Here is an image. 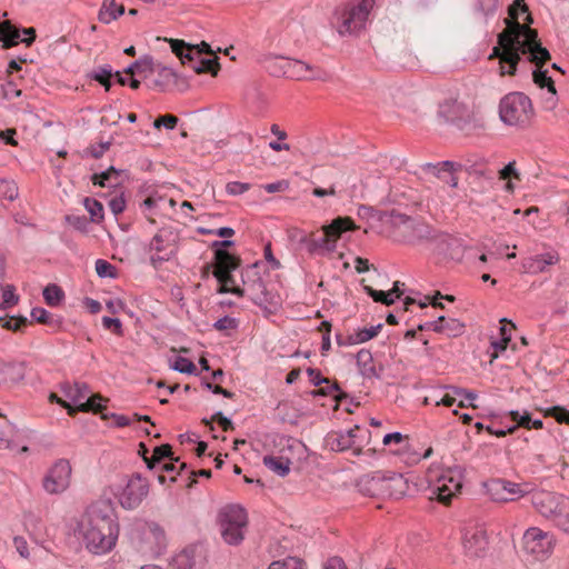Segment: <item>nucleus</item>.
I'll use <instances>...</instances> for the list:
<instances>
[{"label":"nucleus","instance_id":"774afa93","mask_svg":"<svg viewBox=\"0 0 569 569\" xmlns=\"http://www.w3.org/2000/svg\"><path fill=\"white\" fill-rule=\"evenodd\" d=\"M325 569H348V568L341 558L332 557L327 561Z\"/></svg>","mask_w":569,"mask_h":569},{"label":"nucleus","instance_id":"a211bd4d","mask_svg":"<svg viewBox=\"0 0 569 569\" xmlns=\"http://www.w3.org/2000/svg\"><path fill=\"white\" fill-rule=\"evenodd\" d=\"M563 500V496L550 491H537L531 497L535 509L548 520L552 518Z\"/></svg>","mask_w":569,"mask_h":569},{"label":"nucleus","instance_id":"5701e85b","mask_svg":"<svg viewBox=\"0 0 569 569\" xmlns=\"http://www.w3.org/2000/svg\"><path fill=\"white\" fill-rule=\"evenodd\" d=\"M383 471L363 475L357 481L358 490L369 497H382Z\"/></svg>","mask_w":569,"mask_h":569},{"label":"nucleus","instance_id":"bb28decb","mask_svg":"<svg viewBox=\"0 0 569 569\" xmlns=\"http://www.w3.org/2000/svg\"><path fill=\"white\" fill-rule=\"evenodd\" d=\"M124 13V6L117 3L116 0H102L101 8L98 12V20L104 24H109Z\"/></svg>","mask_w":569,"mask_h":569},{"label":"nucleus","instance_id":"5fc2aeb1","mask_svg":"<svg viewBox=\"0 0 569 569\" xmlns=\"http://www.w3.org/2000/svg\"><path fill=\"white\" fill-rule=\"evenodd\" d=\"M233 244V241L232 240H229V239H224V240H217V241H213L212 242V248H214V270H213V273L217 272L219 270V267H220V262L218 260V252L219 251H226L224 248L226 247H230Z\"/></svg>","mask_w":569,"mask_h":569},{"label":"nucleus","instance_id":"f3484780","mask_svg":"<svg viewBox=\"0 0 569 569\" xmlns=\"http://www.w3.org/2000/svg\"><path fill=\"white\" fill-rule=\"evenodd\" d=\"M487 489L491 499L499 502L512 501L527 493V491L521 488V485L506 479L491 480L487 485Z\"/></svg>","mask_w":569,"mask_h":569},{"label":"nucleus","instance_id":"0e129e2a","mask_svg":"<svg viewBox=\"0 0 569 569\" xmlns=\"http://www.w3.org/2000/svg\"><path fill=\"white\" fill-rule=\"evenodd\" d=\"M211 420L217 421L221 426L223 431H229L233 429L232 421L229 418L224 417L221 411L216 412L212 416Z\"/></svg>","mask_w":569,"mask_h":569},{"label":"nucleus","instance_id":"de8ad7c7","mask_svg":"<svg viewBox=\"0 0 569 569\" xmlns=\"http://www.w3.org/2000/svg\"><path fill=\"white\" fill-rule=\"evenodd\" d=\"M103 398L99 395H94L92 397H87L84 402L80 405V411L81 412H88V411H94V412H102L104 409V406H102L101 401Z\"/></svg>","mask_w":569,"mask_h":569},{"label":"nucleus","instance_id":"0eeeda50","mask_svg":"<svg viewBox=\"0 0 569 569\" xmlns=\"http://www.w3.org/2000/svg\"><path fill=\"white\" fill-rule=\"evenodd\" d=\"M150 485L140 473H132L122 479L114 496L124 510L137 509L148 497Z\"/></svg>","mask_w":569,"mask_h":569},{"label":"nucleus","instance_id":"7c9ffc66","mask_svg":"<svg viewBox=\"0 0 569 569\" xmlns=\"http://www.w3.org/2000/svg\"><path fill=\"white\" fill-rule=\"evenodd\" d=\"M263 465L280 477H284L290 471L291 461L283 457L266 456Z\"/></svg>","mask_w":569,"mask_h":569},{"label":"nucleus","instance_id":"cd10ccee","mask_svg":"<svg viewBox=\"0 0 569 569\" xmlns=\"http://www.w3.org/2000/svg\"><path fill=\"white\" fill-rule=\"evenodd\" d=\"M66 397L70 400V405L72 403L74 408V412L80 411V405H82L86 398L89 396L90 390L86 383L76 382L73 385H68L63 388Z\"/></svg>","mask_w":569,"mask_h":569},{"label":"nucleus","instance_id":"c03bdc74","mask_svg":"<svg viewBox=\"0 0 569 569\" xmlns=\"http://www.w3.org/2000/svg\"><path fill=\"white\" fill-rule=\"evenodd\" d=\"M96 272L100 278L114 279L118 276L117 268L103 259H98L96 261Z\"/></svg>","mask_w":569,"mask_h":569},{"label":"nucleus","instance_id":"49530a36","mask_svg":"<svg viewBox=\"0 0 569 569\" xmlns=\"http://www.w3.org/2000/svg\"><path fill=\"white\" fill-rule=\"evenodd\" d=\"M0 196L9 201H13L19 196L18 186L13 181L0 180Z\"/></svg>","mask_w":569,"mask_h":569},{"label":"nucleus","instance_id":"052dcab7","mask_svg":"<svg viewBox=\"0 0 569 569\" xmlns=\"http://www.w3.org/2000/svg\"><path fill=\"white\" fill-rule=\"evenodd\" d=\"M4 99L11 100L21 96V90L12 81H8L1 86Z\"/></svg>","mask_w":569,"mask_h":569},{"label":"nucleus","instance_id":"6ab92c4d","mask_svg":"<svg viewBox=\"0 0 569 569\" xmlns=\"http://www.w3.org/2000/svg\"><path fill=\"white\" fill-rule=\"evenodd\" d=\"M382 497L399 499L409 491V481L403 475L383 471Z\"/></svg>","mask_w":569,"mask_h":569},{"label":"nucleus","instance_id":"c756f323","mask_svg":"<svg viewBox=\"0 0 569 569\" xmlns=\"http://www.w3.org/2000/svg\"><path fill=\"white\" fill-rule=\"evenodd\" d=\"M20 30L16 28L9 20L0 21V41L2 48L9 49L19 43Z\"/></svg>","mask_w":569,"mask_h":569},{"label":"nucleus","instance_id":"603ef678","mask_svg":"<svg viewBox=\"0 0 569 569\" xmlns=\"http://www.w3.org/2000/svg\"><path fill=\"white\" fill-rule=\"evenodd\" d=\"M250 189V184L246 182L232 181L226 186V191L230 196H239L247 192Z\"/></svg>","mask_w":569,"mask_h":569},{"label":"nucleus","instance_id":"f03ea898","mask_svg":"<svg viewBox=\"0 0 569 569\" xmlns=\"http://www.w3.org/2000/svg\"><path fill=\"white\" fill-rule=\"evenodd\" d=\"M219 270L214 272V278L220 283L218 293H233L238 297L248 296L256 305L271 311L280 306L278 295L268 290L257 270V263L247 267L242 273V287L238 286L232 276V271L240 266V259L228 251H219Z\"/></svg>","mask_w":569,"mask_h":569},{"label":"nucleus","instance_id":"69168bd1","mask_svg":"<svg viewBox=\"0 0 569 569\" xmlns=\"http://www.w3.org/2000/svg\"><path fill=\"white\" fill-rule=\"evenodd\" d=\"M515 164H516V162L511 161L507 166H505L499 171V178L502 179V180H506V179H508L510 177H515L516 179H519V173L517 172V170L515 168Z\"/></svg>","mask_w":569,"mask_h":569},{"label":"nucleus","instance_id":"20e7f679","mask_svg":"<svg viewBox=\"0 0 569 569\" xmlns=\"http://www.w3.org/2000/svg\"><path fill=\"white\" fill-rule=\"evenodd\" d=\"M499 116L503 123L525 128L535 116L531 100L522 92L506 94L499 103Z\"/></svg>","mask_w":569,"mask_h":569},{"label":"nucleus","instance_id":"7ed1b4c3","mask_svg":"<svg viewBox=\"0 0 569 569\" xmlns=\"http://www.w3.org/2000/svg\"><path fill=\"white\" fill-rule=\"evenodd\" d=\"M80 530L87 548L97 555L111 550L119 535L114 506L110 499L91 503L80 521Z\"/></svg>","mask_w":569,"mask_h":569},{"label":"nucleus","instance_id":"aec40b11","mask_svg":"<svg viewBox=\"0 0 569 569\" xmlns=\"http://www.w3.org/2000/svg\"><path fill=\"white\" fill-rule=\"evenodd\" d=\"M392 217L393 224L403 226L406 230L411 232L412 240L421 241L433 239V231L428 224L417 221L403 213H396Z\"/></svg>","mask_w":569,"mask_h":569},{"label":"nucleus","instance_id":"f257e3e1","mask_svg":"<svg viewBox=\"0 0 569 569\" xmlns=\"http://www.w3.org/2000/svg\"><path fill=\"white\" fill-rule=\"evenodd\" d=\"M522 54L531 63L539 64L550 60V52L541 46L537 30L510 21L508 28L498 34V44L489 58H499L501 74L513 76Z\"/></svg>","mask_w":569,"mask_h":569},{"label":"nucleus","instance_id":"2f4dec72","mask_svg":"<svg viewBox=\"0 0 569 569\" xmlns=\"http://www.w3.org/2000/svg\"><path fill=\"white\" fill-rule=\"evenodd\" d=\"M555 527L569 535V499L565 498L550 519Z\"/></svg>","mask_w":569,"mask_h":569},{"label":"nucleus","instance_id":"4be33fe9","mask_svg":"<svg viewBox=\"0 0 569 569\" xmlns=\"http://www.w3.org/2000/svg\"><path fill=\"white\" fill-rule=\"evenodd\" d=\"M547 61H543L541 63H533L536 66V69L532 71L533 82L539 88H547L549 98L546 99V108L547 109H553L557 103V90L555 87V82L551 79V77L548 76V70H542V66Z\"/></svg>","mask_w":569,"mask_h":569},{"label":"nucleus","instance_id":"6e6552de","mask_svg":"<svg viewBox=\"0 0 569 569\" xmlns=\"http://www.w3.org/2000/svg\"><path fill=\"white\" fill-rule=\"evenodd\" d=\"M179 240V233L173 228L159 229L148 247L151 264L158 267L162 262L172 259L178 251Z\"/></svg>","mask_w":569,"mask_h":569},{"label":"nucleus","instance_id":"f704fd0d","mask_svg":"<svg viewBox=\"0 0 569 569\" xmlns=\"http://www.w3.org/2000/svg\"><path fill=\"white\" fill-rule=\"evenodd\" d=\"M512 421L517 422V428L522 427L526 429H541L543 423L540 419H531V416L528 411H523L520 413L518 410H511L509 412Z\"/></svg>","mask_w":569,"mask_h":569},{"label":"nucleus","instance_id":"ddd939ff","mask_svg":"<svg viewBox=\"0 0 569 569\" xmlns=\"http://www.w3.org/2000/svg\"><path fill=\"white\" fill-rule=\"evenodd\" d=\"M462 487L461 473L456 470H447L441 473L436 483L431 487V499H437L443 505H449L451 499Z\"/></svg>","mask_w":569,"mask_h":569},{"label":"nucleus","instance_id":"4468645a","mask_svg":"<svg viewBox=\"0 0 569 569\" xmlns=\"http://www.w3.org/2000/svg\"><path fill=\"white\" fill-rule=\"evenodd\" d=\"M522 548L535 559H545L551 552L552 537L537 527H531L523 533Z\"/></svg>","mask_w":569,"mask_h":569},{"label":"nucleus","instance_id":"9d476101","mask_svg":"<svg viewBox=\"0 0 569 569\" xmlns=\"http://www.w3.org/2000/svg\"><path fill=\"white\" fill-rule=\"evenodd\" d=\"M357 227L351 218H337L329 226L323 228V232L307 241V249L310 253L320 250L333 251L336 241L340 234L347 230H355Z\"/></svg>","mask_w":569,"mask_h":569},{"label":"nucleus","instance_id":"ea45409f","mask_svg":"<svg viewBox=\"0 0 569 569\" xmlns=\"http://www.w3.org/2000/svg\"><path fill=\"white\" fill-rule=\"evenodd\" d=\"M43 298H44V301L51 306V307H57L61 303V301L63 300L64 298V292L62 291V289L57 286V284H48L44 289H43Z\"/></svg>","mask_w":569,"mask_h":569},{"label":"nucleus","instance_id":"9b49d317","mask_svg":"<svg viewBox=\"0 0 569 569\" xmlns=\"http://www.w3.org/2000/svg\"><path fill=\"white\" fill-rule=\"evenodd\" d=\"M367 430L361 429L358 425L346 431H331L326 437V445L332 451L351 450L352 455L359 456L362 451V440Z\"/></svg>","mask_w":569,"mask_h":569},{"label":"nucleus","instance_id":"c85d7f7f","mask_svg":"<svg viewBox=\"0 0 569 569\" xmlns=\"http://www.w3.org/2000/svg\"><path fill=\"white\" fill-rule=\"evenodd\" d=\"M120 174L121 171L111 166L100 173H94L91 181L103 188H116L121 183Z\"/></svg>","mask_w":569,"mask_h":569},{"label":"nucleus","instance_id":"dca6fc26","mask_svg":"<svg viewBox=\"0 0 569 569\" xmlns=\"http://www.w3.org/2000/svg\"><path fill=\"white\" fill-rule=\"evenodd\" d=\"M284 74L297 80H326L327 73L305 61L287 59L282 66Z\"/></svg>","mask_w":569,"mask_h":569},{"label":"nucleus","instance_id":"72a5a7b5","mask_svg":"<svg viewBox=\"0 0 569 569\" xmlns=\"http://www.w3.org/2000/svg\"><path fill=\"white\" fill-rule=\"evenodd\" d=\"M441 388L445 390H448L453 396L461 398L458 402L459 408H466L467 406H471V407L476 408V406L472 405V401L476 400L478 397L475 391H471V390H468L465 388H460L457 386H452V385H445Z\"/></svg>","mask_w":569,"mask_h":569},{"label":"nucleus","instance_id":"473e14b6","mask_svg":"<svg viewBox=\"0 0 569 569\" xmlns=\"http://www.w3.org/2000/svg\"><path fill=\"white\" fill-rule=\"evenodd\" d=\"M436 321L439 329H435V332L447 333L448 336H458L463 331V323L453 318H446L443 316L438 317Z\"/></svg>","mask_w":569,"mask_h":569},{"label":"nucleus","instance_id":"79ce46f5","mask_svg":"<svg viewBox=\"0 0 569 569\" xmlns=\"http://www.w3.org/2000/svg\"><path fill=\"white\" fill-rule=\"evenodd\" d=\"M178 74L168 67H161L158 71V79L154 80V86L161 90L164 89L170 82H177Z\"/></svg>","mask_w":569,"mask_h":569},{"label":"nucleus","instance_id":"680f3d73","mask_svg":"<svg viewBox=\"0 0 569 569\" xmlns=\"http://www.w3.org/2000/svg\"><path fill=\"white\" fill-rule=\"evenodd\" d=\"M108 204L114 216L120 214L126 209V200L122 196L110 199Z\"/></svg>","mask_w":569,"mask_h":569},{"label":"nucleus","instance_id":"1a4fd4ad","mask_svg":"<svg viewBox=\"0 0 569 569\" xmlns=\"http://www.w3.org/2000/svg\"><path fill=\"white\" fill-rule=\"evenodd\" d=\"M171 50L180 59L181 63L190 67L196 73H211L217 76L220 69L219 58H202L199 51L186 50L187 43L183 40L170 39Z\"/></svg>","mask_w":569,"mask_h":569},{"label":"nucleus","instance_id":"bf43d9fd","mask_svg":"<svg viewBox=\"0 0 569 569\" xmlns=\"http://www.w3.org/2000/svg\"><path fill=\"white\" fill-rule=\"evenodd\" d=\"M13 546L21 558L29 559L30 553H29L28 542L23 537L16 536L13 538Z\"/></svg>","mask_w":569,"mask_h":569},{"label":"nucleus","instance_id":"4c0bfd02","mask_svg":"<svg viewBox=\"0 0 569 569\" xmlns=\"http://www.w3.org/2000/svg\"><path fill=\"white\" fill-rule=\"evenodd\" d=\"M520 13H527V16H526V23L525 24H527L529 27V23L532 22V18L528 13L527 6L525 3H522V0H515V2L512 3V6L509 9V18L505 20L506 28H508V23L510 21L519 22L518 19H519V14Z\"/></svg>","mask_w":569,"mask_h":569},{"label":"nucleus","instance_id":"c9c22d12","mask_svg":"<svg viewBox=\"0 0 569 569\" xmlns=\"http://www.w3.org/2000/svg\"><path fill=\"white\" fill-rule=\"evenodd\" d=\"M163 458H170L173 460L172 450L169 445L156 447L151 458L144 457V462L147 463L148 469L153 470L157 469Z\"/></svg>","mask_w":569,"mask_h":569},{"label":"nucleus","instance_id":"09e8293b","mask_svg":"<svg viewBox=\"0 0 569 569\" xmlns=\"http://www.w3.org/2000/svg\"><path fill=\"white\" fill-rule=\"evenodd\" d=\"M19 301V297L14 293V287L12 284H8L3 288L2 292V302L0 303V309L6 310Z\"/></svg>","mask_w":569,"mask_h":569},{"label":"nucleus","instance_id":"e2e57ef3","mask_svg":"<svg viewBox=\"0 0 569 569\" xmlns=\"http://www.w3.org/2000/svg\"><path fill=\"white\" fill-rule=\"evenodd\" d=\"M550 415L560 423H569V410L553 407L550 409Z\"/></svg>","mask_w":569,"mask_h":569},{"label":"nucleus","instance_id":"a19ab883","mask_svg":"<svg viewBox=\"0 0 569 569\" xmlns=\"http://www.w3.org/2000/svg\"><path fill=\"white\" fill-rule=\"evenodd\" d=\"M113 71L111 66L104 64L97 69H94L91 73V78L96 81H98L100 84L104 87L107 91L111 88V81L110 78L112 77Z\"/></svg>","mask_w":569,"mask_h":569},{"label":"nucleus","instance_id":"423d86ee","mask_svg":"<svg viewBox=\"0 0 569 569\" xmlns=\"http://www.w3.org/2000/svg\"><path fill=\"white\" fill-rule=\"evenodd\" d=\"M376 0H360L345 6L338 12L337 30L341 36L356 34L366 28Z\"/></svg>","mask_w":569,"mask_h":569},{"label":"nucleus","instance_id":"a18cd8bd","mask_svg":"<svg viewBox=\"0 0 569 569\" xmlns=\"http://www.w3.org/2000/svg\"><path fill=\"white\" fill-rule=\"evenodd\" d=\"M365 291L376 301L383 303L386 306H390L395 302L393 291H379L373 288L366 286Z\"/></svg>","mask_w":569,"mask_h":569},{"label":"nucleus","instance_id":"412c9836","mask_svg":"<svg viewBox=\"0 0 569 569\" xmlns=\"http://www.w3.org/2000/svg\"><path fill=\"white\" fill-rule=\"evenodd\" d=\"M460 168L461 164L449 160L438 163H425L421 166V169L426 174L433 176L440 180L445 178V176H448L449 180H447V183L452 188L458 186V178L455 176V172Z\"/></svg>","mask_w":569,"mask_h":569},{"label":"nucleus","instance_id":"3c124183","mask_svg":"<svg viewBox=\"0 0 569 569\" xmlns=\"http://www.w3.org/2000/svg\"><path fill=\"white\" fill-rule=\"evenodd\" d=\"M31 317L39 323L52 326L56 321L52 316L43 308L36 307L31 310Z\"/></svg>","mask_w":569,"mask_h":569},{"label":"nucleus","instance_id":"f8f14e48","mask_svg":"<svg viewBox=\"0 0 569 569\" xmlns=\"http://www.w3.org/2000/svg\"><path fill=\"white\" fill-rule=\"evenodd\" d=\"M71 465L67 459L57 460L43 478L42 487L49 495H59L68 489L71 479Z\"/></svg>","mask_w":569,"mask_h":569},{"label":"nucleus","instance_id":"58836bf2","mask_svg":"<svg viewBox=\"0 0 569 569\" xmlns=\"http://www.w3.org/2000/svg\"><path fill=\"white\" fill-rule=\"evenodd\" d=\"M381 328H382V323H378L377 326H372L370 328L360 329L356 332L355 336L349 337L348 343L352 345V343L366 342V341L372 339L373 337H376L379 333Z\"/></svg>","mask_w":569,"mask_h":569},{"label":"nucleus","instance_id":"13d9d810","mask_svg":"<svg viewBox=\"0 0 569 569\" xmlns=\"http://www.w3.org/2000/svg\"><path fill=\"white\" fill-rule=\"evenodd\" d=\"M238 326V322L234 318H231L229 316H224L220 319H218L214 323H213V328L219 330V331H223V330H228V329H236Z\"/></svg>","mask_w":569,"mask_h":569},{"label":"nucleus","instance_id":"8fccbe9b","mask_svg":"<svg viewBox=\"0 0 569 569\" xmlns=\"http://www.w3.org/2000/svg\"><path fill=\"white\" fill-rule=\"evenodd\" d=\"M171 368L178 372L189 375L194 373L196 371L194 363L184 357H177Z\"/></svg>","mask_w":569,"mask_h":569},{"label":"nucleus","instance_id":"a878e982","mask_svg":"<svg viewBox=\"0 0 569 569\" xmlns=\"http://www.w3.org/2000/svg\"><path fill=\"white\" fill-rule=\"evenodd\" d=\"M357 366L360 375L366 379H379L381 377V369L378 370L373 363L372 355L369 350L361 349L357 356Z\"/></svg>","mask_w":569,"mask_h":569},{"label":"nucleus","instance_id":"393cba45","mask_svg":"<svg viewBox=\"0 0 569 569\" xmlns=\"http://www.w3.org/2000/svg\"><path fill=\"white\" fill-rule=\"evenodd\" d=\"M26 376L22 362H6L0 360V387L9 382H19Z\"/></svg>","mask_w":569,"mask_h":569},{"label":"nucleus","instance_id":"6e6d98bb","mask_svg":"<svg viewBox=\"0 0 569 569\" xmlns=\"http://www.w3.org/2000/svg\"><path fill=\"white\" fill-rule=\"evenodd\" d=\"M29 320L26 317H11L9 320H6L2 326L8 330L19 331L22 327L27 326Z\"/></svg>","mask_w":569,"mask_h":569},{"label":"nucleus","instance_id":"2eb2a0df","mask_svg":"<svg viewBox=\"0 0 569 569\" xmlns=\"http://www.w3.org/2000/svg\"><path fill=\"white\" fill-rule=\"evenodd\" d=\"M461 543L467 557L471 559L481 558L485 556L488 547L487 532L483 527L479 525L465 527Z\"/></svg>","mask_w":569,"mask_h":569},{"label":"nucleus","instance_id":"37998d69","mask_svg":"<svg viewBox=\"0 0 569 569\" xmlns=\"http://www.w3.org/2000/svg\"><path fill=\"white\" fill-rule=\"evenodd\" d=\"M268 569H305V563L296 557H288L283 560L271 562Z\"/></svg>","mask_w":569,"mask_h":569},{"label":"nucleus","instance_id":"e433bc0d","mask_svg":"<svg viewBox=\"0 0 569 569\" xmlns=\"http://www.w3.org/2000/svg\"><path fill=\"white\" fill-rule=\"evenodd\" d=\"M83 206L90 214V221L93 223H100L103 221L104 211L103 206L100 201L93 198H84Z\"/></svg>","mask_w":569,"mask_h":569},{"label":"nucleus","instance_id":"b1692460","mask_svg":"<svg viewBox=\"0 0 569 569\" xmlns=\"http://www.w3.org/2000/svg\"><path fill=\"white\" fill-rule=\"evenodd\" d=\"M558 261L559 257L557 253L547 252L523 259L522 269L526 273L538 274L545 272L549 266Z\"/></svg>","mask_w":569,"mask_h":569},{"label":"nucleus","instance_id":"338daca9","mask_svg":"<svg viewBox=\"0 0 569 569\" xmlns=\"http://www.w3.org/2000/svg\"><path fill=\"white\" fill-rule=\"evenodd\" d=\"M498 7V0H479V9L486 14H492Z\"/></svg>","mask_w":569,"mask_h":569},{"label":"nucleus","instance_id":"4d7b16f0","mask_svg":"<svg viewBox=\"0 0 569 569\" xmlns=\"http://www.w3.org/2000/svg\"><path fill=\"white\" fill-rule=\"evenodd\" d=\"M102 326L107 330H112L116 335L122 336V323L118 318L103 317Z\"/></svg>","mask_w":569,"mask_h":569},{"label":"nucleus","instance_id":"39448f33","mask_svg":"<svg viewBox=\"0 0 569 569\" xmlns=\"http://www.w3.org/2000/svg\"><path fill=\"white\" fill-rule=\"evenodd\" d=\"M220 533L228 545H239L244 538L248 523L246 510L238 505L222 507L217 517Z\"/></svg>","mask_w":569,"mask_h":569},{"label":"nucleus","instance_id":"864d4df0","mask_svg":"<svg viewBox=\"0 0 569 569\" xmlns=\"http://www.w3.org/2000/svg\"><path fill=\"white\" fill-rule=\"evenodd\" d=\"M178 123V118L172 114H166L157 118L153 122V127L159 129L160 127H166L169 130H172L176 128Z\"/></svg>","mask_w":569,"mask_h":569}]
</instances>
